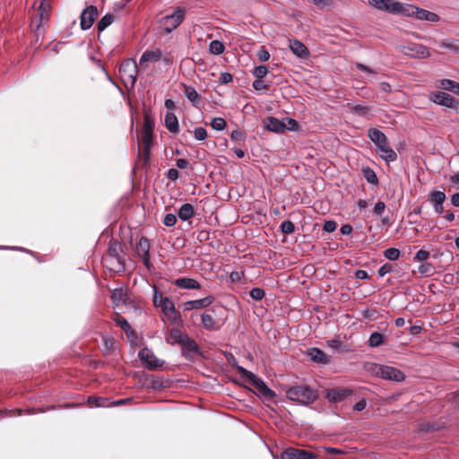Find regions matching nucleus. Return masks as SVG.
Segmentation results:
<instances>
[{
    "label": "nucleus",
    "instance_id": "49530a36",
    "mask_svg": "<svg viewBox=\"0 0 459 459\" xmlns=\"http://www.w3.org/2000/svg\"><path fill=\"white\" fill-rule=\"evenodd\" d=\"M88 402L90 403H94L96 407H104L106 406L107 399L102 397L91 396L89 397Z\"/></svg>",
    "mask_w": 459,
    "mask_h": 459
},
{
    "label": "nucleus",
    "instance_id": "de8ad7c7",
    "mask_svg": "<svg viewBox=\"0 0 459 459\" xmlns=\"http://www.w3.org/2000/svg\"><path fill=\"white\" fill-rule=\"evenodd\" d=\"M195 138L198 141H204L207 137V132L204 127H197L195 129Z\"/></svg>",
    "mask_w": 459,
    "mask_h": 459
},
{
    "label": "nucleus",
    "instance_id": "3c124183",
    "mask_svg": "<svg viewBox=\"0 0 459 459\" xmlns=\"http://www.w3.org/2000/svg\"><path fill=\"white\" fill-rule=\"evenodd\" d=\"M232 80H233L232 74L228 72L221 73L219 77V82L221 84H227V83L232 82Z\"/></svg>",
    "mask_w": 459,
    "mask_h": 459
},
{
    "label": "nucleus",
    "instance_id": "bf43d9fd",
    "mask_svg": "<svg viewBox=\"0 0 459 459\" xmlns=\"http://www.w3.org/2000/svg\"><path fill=\"white\" fill-rule=\"evenodd\" d=\"M392 270V265L388 264H385L384 265H382L379 269H378V275L380 277H383L385 276V274L389 273Z\"/></svg>",
    "mask_w": 459,
    "mask_h": 459
},
{
    "label": "nucleus",
    "instance_id": "c756f323",
    "mask_svg": "<svg viewBox=\"0 0 459 459\" xmlns=\"http://www.w3.org/2000/svg\"><path fill=\"white\" fill-rule=\"evenodd\" d=\"M202 325L204 328L213 330L216 328V322L211 314L202 315Z\"/></svg>",
    "mask_w": 459,
    "mask_h": 459
},
{
    "label": "nucleus",
    "instance_id": "79ce46f5",
    "mask_svg": "<svg viewBox=\"0 0 459 459\" xmlns=\"http://www.w3.org/2000/svg\"><path fill=\"white\" fill-rule=\"evenodd\" d=\"M433 271L434 267L429 263L422 264L419 267V273L425 276L431 275L433 273Z\"/></svg>",
    "mask_w": 459,
    "mask_h": 459
},
{
    "label": "nucleus",
    "instance_id": "a211bd4d",
    "mask_svg": "<svg viewBox=\"0 0 459 459\" xmlns=\"http://www.w3.org/2000/svg\"><path fill=\"white\" fill-rule=\"evenodd\" d=\"M213 301V296H207L204 299L186 301L183 304V307L185 311L204 308L209 307Z\"/></svg>",
    "mask_w": 459,
    "mask_h": 459
},
{
    "label": "nucleus",
    "instance_id": "a878e982",
    "mask_svg": "<svg viewBox=\"0 0 459 459\" xmlns=\"http://www.w3.org/2000/svg\"><path fill=\"white\" fill-rule=\"evenodd\" d=\"M181 346H182L184 353L185 352H189V353L190 352H194V353L198 352V346H197L196 342L194 340L190 339L187 335L183 340Z\"/></svg>",
    "mask_w": 459,
    "mask_h": 459
},
{
    "label": "nucleus",
    "instance_id": "2eb2a0df",
    "mask_svg": "<svg viewBox=\"0 0 459 459\" xmlns=\"http://www.w3.org/2000/svg\"><path fill=\"white\" fill-rule=\"evenodd\" d=\"M162 58V52L160 48L146 50L143 53L139 60V67L143 71L146 68L147 63H155Z\"/></svg>",
    "mask_w": 459,
    "mask_h": 459
},
{
    "label": "nucleus",
    "instance_id": "2f4dec72",
    "mask_svg": "<svg viewBox=\"0 0 459 459\" xmlns=\"http://www.w3.org/2000/svg\"><path fill=\"white\" fill-rule=\"evenodd\" d=\"M113 21L114 16L112 14H106L98 22V30L103 31L107 27H108L113 22Z\"/></svg>",
    "mask_w": 459,
    "mask_h": 459
},
{
    "label": "nucleus",
    "instance_id": "09e8293b",
    "mask_svg": "<svg viewBox=\"0 0 459 459\" xmlns=\"http://www.w3.org/2000/svg\"><path fill=\"white\" fill-rule=\"evenodd\" d=\"M176 222H177V217H176V215H174L172 213H168L164 217L163 223L167 227H172L176 224Z\"/></svg>",
    "mask_w": 459,
    "mask_h": 459
},
{
    "label": "nucleus",
    "instance_id": "6e6d98bb",
    "mask_svg": "<svg viewBox=\"0 0 459 459\" xmlns=\"http://www.w3.org/2000/svg\"><path fill=\"white\" fill-rule=\"evenodd\" d=\"M252 86L255 91H262V90L267 91L268 90V86L262 81V79H256L253 82Z\"/></svg>",
    "mask_w": 459,
    "mask_h": 459
},
{
    "label": "nucleus",
    "instance_id": "052dcab7",
    "mask_svg": "<svg viewBox=\"0 0 459 459\" xmlns=\"http://www.w3.org/2000/svg\"><path fill=\"white\" fill-rule=\"evenodd\" d=\"M385 209V204L384 202L382 201H378L376 204H375V207H374V212L376 214H381L384 212Z\"/></svg>",
    "mask_w": 459,
    "mask_h": 459
},
{
    "label": "nucleus",
    "instance_id": "a18cd8bd",
    "mask_svg": "<svg viewBox=\"0 0 459 459\" xmlns=\"http://www.w3.org/2000/svg\"><path fill=\"white\" fill-rule=\"evenodd\" d=\"M256 56L259 61L261 62H266L270 59V53L264 48V47H262L257 52Z\"/></svg>",
    "mask_w": 459,
    "mask_h": 459
},
{
    "label": "nucleus",
    "instance_id": "4468645a",
    "mask_svg": "<svg viewBox=\"0 0 459 459\" xmlns=\"http://www.w3.org/2000/svg\"><path fill=\"white\" fill-rule=\"evenodd\" d=\"M97 16V7L90 5L87 8H85L81 14V28L84 30L90 29L94 23Z\"/></svg>",
    "mask_w": 459,
    "mask_h": 459
},
{
    "label": "nucleus",
    "instance_id": "58836bf2",
    "mask_svg": "<svg viewBox=\"0 0 459 459\" xmlns=\"http://www.w3.org/2000/svg\"><path fill=\"white\" fill-rule=\"evenodd\" d=\"M400 250L397 249V248H394V247H390V248H387L385 251V258H387L388 260L390 261H395L399 258L400 256Z\"/></svg>",
    "mask_w": 459,
    "mask_h": 459
},
{
    "label": "nucleus",
    "instance_id": "5fc2aeb1",
    "mask_svg": "<svg viewBox=\"0 0 459 459\" xmlns=\"http://www.w3.org/2000/svg\"><path fill=\"white\" fill-rule=\"evenodd\" d=\"M337 228V224L335 221H326L324 224V230L326 231V232H333Z\"/></svg>",
    "mask_w": 459,
    "mask_h": 459
},
{
    "label": "nucleus",
    "instance_id": "ea45409f",
    "mask_svg": "<svg viewBox=\"0 0 459 459\" xmlns=\"http://www.w3.org/2000/svg\"><path fill=\"white\" fill-rule=\"evenodd\" d=\"M253 74L256 79H263L268 74V68L265 65L256 66Z\"/></svg>",
    "mask_w": 459,
    "mask_h": 459
},
{
    "label": "nucleus",
    "instance_id": "393cba45",
    "mask_svg": "<svg viewBox=\"0 0 459 459\" xmlns=\"http://www.w3.org/2000/svg\"><path fill=\"white\" fill-rule=\"evenodd\" d=\"M195 214V209L192 204H185L178 210V217L182 221L192 218Z\"/></svg>",
    "mask_w": 459,
    "mask_h": 459
},
{
    "label": "nucleus",
    "instance_id": "ddd939ff",
    "mask_svg": "<svg viewBox=\"0 0 459 459\" xmlns=\"http://www.w3.org/2000/svg\"><path fill=\"white\" fill-rule=\"evenodd\" d=\"M431 100L436 104L447 108H456L457 106L459 105V101L457 100H455L453 96L444 91H437L433 93V95L431 96Z\"/></svg>",
    "mask_w": 459,
    "mask_h": 459
},
{
    "label": "nucleus",
    "instance_id": "864d4df0",
    "mask_svg": "<svg viewBox=\"0 0 459 459\" xmlns=\"http://www.w3.org/2000/svg\"><path fill=\"white\" fill-rule=\"evenodd\" d=\"M152 129H153V123L152 122L150 117L147 115H145L143 127L142 132L152 133Z\"/></svg>",
    "mask_w": 459,
    "mask_h": 459
},
{
    "label": "nucleus",
    "instance_id": "f3484780",
    "mask_svg": "<svg viewBox=\"0 0 459 459\" xmlns=\"http://www.w3.org/2000/svg\"><path fill=\"white\" fill-rule=\"evenodd\" d=\"M150 243L147 238H141L136 245V253L146 267L150 266Z\"/></svg>",
    "mask_w": 459,
    "mask_h": 459
},
{
    "label": "nucleus",
    "instance_id": "423d86ee",
    "mask_svg": "<svg viewBox=\"0 0 459 459\" xmlns=\"http://www.w3.org/2000/svg\"><path fill=\"white\" fill-rule=\"evenodd\" d=\"M377 377L383 379L401 382L404 379V374L396 368L385 365H377L374 369Z\"/></svg>",
    "mask_w": 459,
    "mask_h": 459
},
{
    "label": "nucleus",
    "instance_id": "7ed1b4c3",
    "mask_svg": "<svg viewBox=\"0 0 459 459\" xmlns=\"http://www.w3.org/2000/svg\"><path fill=\"white\" fill-rule=\"evenodd\" d=\"M286 396L291 401L308 405L317 400L318 393L308 385H299L287 388Z\"/></svg>",
    "mask_w": 459,
    "mask_h": 459
},
{
    "label": "nucleus",
    "instance_id": "c9c22d12",
    "mask_svg": "<svg viewBox=\"0 0 459 459\" xmlns=\"http://www.w3.org/2000/svg\"><path fill=\"white\" fill-rule=\"evenodd\" d=\"M185 95L192 103H195L199 100V94L193 87H186L185 89Z\"/></svg>",
    "mask_w": 459,
    "mask_h": 459
},
{
    "label": "nucleus",
    "instance_id": "680f3d73",
    "mask_svg": "<svg viewBox=\"0 0 459 459\" xmlns=\"http://www.w3.org/2000/svg\"><path fill=\"white\" fill-rule=\"evenodd\" d=\"M440 46L455 51L459 50V47L455 42H442Z\"/></svg>",
    "mask_w": 459,
    "mask_h": 459
},
{
    "label": "nucleus",
    "instance_id": "9d476101",
    "mask_svg": "<svg viewBox=\"0 0 459 459\" xmlns=\"http://www.w3.org/2000/svg\"><path fill=\"white\" fill-rule=\"evenodd\" d=\"M165 316L175 325H181L180 313L176 309L175 304L170 298L166 297L165 301L160 306Z\"/></svg>",
    "mask_w": 459,
    "mask_h": 459
},
{
    "label": "nucleus",
    "instance_id": "dca6fc26",
    "mask_svg": "<svg viewBox=\"0 0 459 459\" xmlns=\"http://www.w3.org/2000/svg\"><path fill=\"white\" fill-rule=\"evenodd\" d=\"M446 199V194L443 191H432L429 195V200L433 205L435 212L442 214L444 212L443 204Z\"/></svg>",
    "mask_w": 459,
    "mask_h": 459
},
{
    "label": "nucleus",
    "instance_id": "39448f33",
    "mask_svg": "<svg viewBox=\"0 0 459 459\" xmlns=\"http://www.w3.org/2000/svg\"><path fill=\"white\" fill-rule=\"evenodd\" d=\"M398 48L403 54L411 58H427L430 56L429 49L422 44L410 42L400 45Z\"/></svg>",
    "mask_w": 459,
    "mask_h": 459
},
{
    "label": "nucleus",
    "instance_id": "4be33fe9",
    "mask_svg": "<svg viewBox=\"0 0 459 459\" xmlns=\"http://www.w3.org/2000/svg\"><path fill=\"white\" fill-rule=\"evenodd\" d=\"M186 334L183 333L179 329L173 328L167 336V342L169 344H181Z\"/></svg>",
    "mask_w": 459,
    "mask_h": 459
},
{
    "label": "nucleus",
    "instance_id": "473e14b6",
    "mask_svg": "<svg viewBox=\"0 0 459 459\" xmlns=\"http://www.w3.org/2000/svg\"><path fill=\"white\" fill-rule=\"evenodd\" d=\"M369 346L371 347H378L384 342V337L379 333H373L368 340Z\"/></svg>",
    "mask_w": 459,
    "mask_h": 459
},
{
    "label": "nucleus",
    "instance_id": "f03ea898",
    "mask_svg": "<svg viewBox=\"0 0 459 459\" xmlns=\"http://www.w3.org/2000/svg\"><path fill=\"white\" fill-rule=\"evenodd\" d=\"M368 137L376 144L377 152L385 161H394L397 159L396 152L388 145L387 138L383 132L377 128L368 130Z\"/></svg>",
    "mask_w": 459,
    "mask_h": 459
},
{
    "label": "nucleus",
    "instance_id": "e433bc0d",
    "mask_svg": "<svg viewBox=\"0 0 459 459\" xmlns=\"http://www.w3.org/2000/svg\"><path fill=\"white\" fill-rule=\"evenodd\" d=\"M227 126V123L222 117H215L211 122V126L217 131L223 130Z\"/></svg>",
    "mask_w": 459,
    "mask_h": 459
},
{
    "label": "nucleus",
    "instance_id": "bb28decb",
    "mask_svg": "<svg viewBox=\"0 0 459 459\" xmlns=\"http://www.w3.org/2000/svg\"><path fill=\"white\" fill-rule=\"evenodd\" d=\"M350 392L344 389H333L327 394V398L333 402L342 401Z\"/></svg>",
    "mask_w": 459,
    "mask_h": 459
},
{
    "label": "nucleus",
    "instance_id": "c85d7f7f",
    "mask_svg": "<svg viewBox=\"0 0 459 459\" xmlns=\"http://www.w3.org/2000/svg\"><path fill=\"white\" fill-rule=\"evenodd\" d=\"M440 85L444 90L452 91L459 95V83L452 80L444 79L440 82Z\"/></svg>",
    "mask_w": 459,
    "mask_h": 459
},
{
    "label": "nucleus",
    "instance_id": "a19ab883",
    "mask_svg": "<svg viewBox=\"0 0 459 459\" xmlns=\"http://www.w3.org/2000/svg\"><path fill=\"white\" fill-rule=\"evenodd\" d=\"M154 296H153V305L156 307H160V306L165 301V298L162 294L159 291V290L154 286Z\"/></svg>",
    "mask_w": 459,
    "mask_h": 459
},
{
    "label": "nucleus",
    "instance_id": "4d7b16f0",
    "mask_svg": "<svg viewBox=\"0 0 459 459\" xmlns=\"http://www.w3.org/2000/svg\"><path fill=\"white\" fill-rule=\"evenodd\" d=\"M286 129L290 131H297L299 129V123L293 118H287Z\"/></svg>",
    "mask_w": 459,
    "mask_h": 459
},
{
    "label": "nucleus",
    "instance_id": "e2e57ef3",
    "mask_svg": "<svg viewBox=\"0 0 459 459\" xmlns=\"http://www.w3.org/2000/svg\"><path fill=\"white\" fill-rule=\"evenodd\" d=\"M179 173L176 169H170L168 171L167 177L170 180H177L178 178Z\"/></svg>",
    "mask_w": 459,
    "mask_h": 459
},
{
    "label": "nucleus",
    "instance_id": "7c9ffc66",
    "mask_svg": "<svg viewBox=\"0 0 459 459\" xmlns=\"http://www.w3.org/2000/svg\"><path fill=\"white\" fill-rule=\"evenodd\" d=\"M209 50L212 55H221L224 52L225 47L222 42L219 40H212L210 43Z\"/></svg>",
    "mask_w": 459,
    "mask_h": 459
},
{
    "label": "nucleus",
    "instance_id": "69168bd1",
    "mask_svg": "<svg viewBox=\"0 0 459 459\" xmlns=\"http://www.w3.org/2000/svg\"><path fill=\"white\" fill-rule=\"evenodd\" d=\"M355 276L357 279H359V280H365L369 277L368 273L364 270L356 271Z\"/></svg>",
    "mask_w": 459,
    "mask_h": 459
},
{
    "label": "nucleus",
    "instance_id": "c03bdc74",
    "mask_svg": "<svg viewBox=\"0 0 459 459\" xmlns=\"http://www.w3.org/2000/svg\"><path fill=\"white\" fill-rule=\"evenodd\" d=\"M264 290L261 288H253L250 290V296L255 300H261L264 297Z\"/></svg>",
    "mask_w": 459,
    "mask_h": 459
},
{
    "label": "nucleus",
    "instance_id": "5701e85b",
    "mask_svg": "<svg viewBox=\"0 0 459 459\" xmlns=\"http://www.w3.org/2000/svg\"><path fill=\"white\" fill-rule=\"evenodd\" d=\"M307 355L311 359V360L315 362L325 364L329 361L325 353L317 348L310 349L307 352Z\"/></svg>",
    "mask_w": 459,
    "mask_h": 459
},
{
    "label": "nucleus",
    "instance_id": "cd10ccee",
    "mask_svg": "<svg viewBox=\"0 0 459 459\" xmlns=\"http://www.w3.org/2000/svg\"><path fill=\"white\" fill-rule=\"evenodd\" d=\"M126 292L122 288H117L112 290L111 299L116 304L125 303L126 300Z\"/></svg>",
    "mask_w": 459,
    "mask_h": 459
},
{
    "label": "nucleus",
    "instance_id": "8fccbe9b",
    "mask_svg": "<svg viewBox=\"0 0 459 459\" xmlns=\"http://www.w3.org/2000/svg\"><path fill=\"white\" fill-rule=\"evenodd\" d=\"M311 2L320 9L329 7L333 4V0H311Z\"/></svg>",
    "mask_w": 459,
    "mask_h": 459
},
{
    "label": "nucleus",
    "instance_id": "72a5a7b5",
    "mask_svg": "<svg viewBox=\"0 0 459 459\" xmlns=\"http://www.w3.org/2000/svg\"><path fill=\"white\" fill-rule=\"evenodd\" d=\"M152 133L142 132L141 139L144 145V152H146L147 155L149 154V152H150V145L152 143Z\"/></svg>",
    "mask_w": 459,
    "mask_h": 459
},
{
    "label": "nucleus",
    "instance_id": "37998d69",
    "mask_svg": "<svg viewBox=\"0 0 459 459\" xmlns=\"http://www.w3.org/2000/svg\"><path fill=\"white\" fill-rule=\"evenodd\" d=\"M281 230L285 234H290L294 231V223L290 221H284L281 224Z\"/></svg>",
    "mask_w": 459,
    "mask_h": 459
},
{
    "label": "nucleus",
    "instance_id": "603ef678",
    "mask_svg": "<svg viewBox=\"0 0 459 459\" xmlns=\"http://www.w3.org/2000/svg\"><path fill=\"white\" fill-rule=\"evenodd\" d=\"M429 257V253L426 250L420 249L416 253L415 259L418 262H424Z\"/></svg>",
    "mask_w": 459,
    "mask_h": 459
},
{
    "label": "nucleus",
    "instance_id": "338daca9",
    "mask_svg": "<svg viewBox=\"0 0 459 459\" xmlns=\"http://www.w3.org/2000/svg\"><path fill=\"white\" fill-rule=\"evenodd\" d=\"M352 231V227L350 224H344L341 227L340 232L342 235H349Z\"/></svg>",
    "mask_w": 459,
    "mask_h": 459
},
{
    "label": "nucleus",
    "instance_id": "aec40b11",
    "mask_svg": "<svg viewBox=\"0 0 459 459\" xmlns=\"http://www.w3.org/2000/svg\"><path fill=\"white\" fill-rule=\"evenodd\" d=\"M287 125L276 117H269L264 121V127L274 133H282L286 130Z\"/></svg>",
    "mask_w": 459,
    "mask_h": 459
},
{
    "label": "nucleus",
    "instance_id": "9b49d317",
    "mask_svg": "<svg viewBox=\"0 0 459 459\" xmlns=\"http://www.w3.org/2000/svg\"><path fill=\"white\" fill-rule=\"evenodd\" d=\"M140 359L144 363V367L150 370H154L162 367L163 361L159 359L153 352L147 349H142L138 354Z\"/></svg>",
    "mask_w": 459,
    "mask_h": 459
},
{
    "label": "nucleus",
    "instance_id": "13d9d810",
    "mask_svg": "<svg viewBox=\"0 0 459 459\" xmlns=\"http://www.w3.org/2000/svg\"><path fill=\"white\" fill-rule=\"evenodd\" d=\"M230 138L233 141H243L244 140V134L240 130H234L230 134Z\"/></svg>",
    "mask_w": 459,
    "mask_h": 459
},
{
    "label": "nucleus",
    "instance_id": "4c0bfd02",
    "mask_svg": "<svg viewBox=\"0 0 459 459\" xmlns=\"http://www.w3.org/2000/svg\"><path fill=\"white\" fill-rule=\"evenodd\" d=\"M114 320L126 333H128L131 331L130 325L128 324L126 319L124 318L123 316H121L119 315H116V316L114 317Z\"/></svg>",
    "mask_w": 459,
    "mask_h": 459
},
{
    "label": "nucleus",
    "instance_id": "774afa93",
    "mask_svg": "<svg viewBox=\"0 0 459 459\" xmlns=\"http://www.w3.org/2000/svg\"><path fill=\"white\" fill-rule=\"evenodd\" d=\"M451 203L454 206L459 207V193H455L452 195Z\"/></svg>",
    "mask_w": 459,
    "mask_h": 459
},
{
    "label": "nucleus",
    "instance_id": "0e129e2a",
    "mask_svg": "<svg viewBox=\"0 0 459 459\" xmlns=\"http://www.w3.org/2000/svg\"><path fill=\"white\" fill-rule=\"evenodd\" d=\"M367 403L365 400H360L358 403H355L353 409L355 411H363L366 408Z\"/></svg>",
    "mask_w": 459,
    "mask_h": 459
},
{
    "label": "nucleus",
    "instance_id": "f704fd0d",
    "mask_svg": "<svg viewBox=\"0 0 459 459\" xmlns=\"http://www.w3.org/2000/svg\"><path fill=\"white\" fill-rule=\"evenodd\" d=\"M363 174L368 183L373 185L377 184L378 179L374 170H372L369 168H367L363 169Z\"/></svg>",
    "mask_w": 459,
    "mask_h": 459
},
{
    "label": "nucleus",
    "instance_id": "412c9836",
    "mask_svg": "<svg viewBox=\"0 0 459 459\" xmlns=\"http://www.w3.org/2000/svg\"><path fill=\"white\" fill-rule=\"evenodd\" d=\"M175 285L185 290H198L201 287L196 280L186 277L177 279Z\"/></svg>",
    "mask_w": 459,
    "mask_h": 459
},
{
    "label": "nucleus",
    "instance_id": "6e6552de",
    "mask_svg": "<svg viewBox=\"0 0 459 459\" xmlns=\"http://www.w3.org/2000/svg\"><path fill=\"white\" fill-rule=\"evenodd\" d=\"M184 15V10L177 8L172 14L166 15L161 19V26L167 33H169L182 22Z\"/></svg>",
    "mask_w": 459,
    "mask_h": 459
},
{
    "label": "nucleus",
    "instance_id": "20e7f679",
    "mask_svg": "<svg viewBox=\"0 0 459 459\" xmlns=\"http://www.w3.org/2000/svg\"><path fill=\"white\" fill-rule=\"evenodd\" d=\"M35 4H38V7L32 18L31 26H35L36 31L39 33L43 23L48 20L50 4L47 0H36Z\"/></svg>",
    "mask_w": 459,
    "mask_h": 459
},
{
    "label": "nucleus",
    "instance_id": "1a4fd4ad",
    "mask_svg": "<svg viewBox=\"0 0 459 459\" xmlns=\"http://www.w3.org/2000/svg\"><path fill=\"white\" fill-rule=\"evenodd\" d=\"M242 372L243 376L264 396L266 397H273L274 393L272 391L265 383L258 378L255 375H254L252 372L244 369L243 368H239Z\"/></svg>",
    "mask_w": 459,
    "mask_h": 459
},
{
    "label": "nucleus",
    "instance_id": "f8f14e48",
    "mask_svg": "<svg viewBox=\"0 0 459 459\" xmlns=\"http://www.w3.org/2000/svg\"><path fill=\"white\" fill-rule=\"evenodd\" d=\"M281 459H316L317 455L313 452L290 447L281 453Z\"/></svg>",
    "mask_w": 459,
    "mask_h": 459
},
{
    "label": "nucleus",
    "instance_id": "6ab92c4d",
    "mask_svg": "<svg viewBox=\"0 0 459 459\" xmlns=\"http://www.w3.org/2000/svg\"><path fill=\"white\" fill-rule=\"evenodd\" d=\"M289 48L299 58L307 57L309 55L307 48L298 39H289Z\"/></svg>",
    "mask_w": 459,
    "mask_h": 459
},
{
    "label": "nucleus",
    "instance_id": "f257e3e1",
    "mask_svg": "<svg viewBox=\"0 0 459 459\" xmlns=\"http://www.w3.org/2000/svg\"><path fill=\"white\" fill-rule=\"evenodd\" d=\"M368 2L376 9L391 14L411 16L429 22H437L439 21L438 15L435 13L420 9L412 4H403L395 0H368Z\"/></svg>",
    "mask_w": 459,
    "mask_h": 459
},
{
    "label": "nucleus",
    "instance_id": "b1692460",
    "mask_svg": "<svg viewBox=\"0 0 459 459\" xmlns=\"http://www.w3.org/2000/svg\"><path fill=\"white\" fill-rule=\"evenodd\" d=\"M165 125L169 131L178 133L179 130L178 118L175 114L168 112L165 116Z\"/></svg>",
    "mask_w": 459,
    "mask_h": 459
},
{
    "label": "nucleus",
    "instance_id": "0eeeda50",
    "mask_svg": "<svg viewBox=\"0 0 459 459\" xmlns=\"http://www.w3.org/2000/svg\"><path fill=\"white\" fill-rule=\"evenodd\" d=\"M142 71L143 70L139 67V64L137 65L132 59L124 61L119 67V73L121 74L122 77L125 80L130 82L132 85L135 83L137 74Z\"/></svg>",
    "mask_w": 459,
    "mask_h": 459
}]
</instances>
